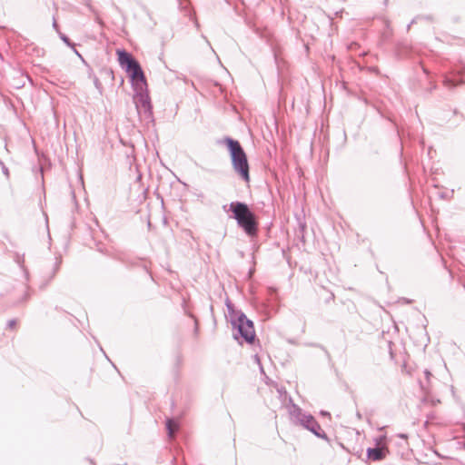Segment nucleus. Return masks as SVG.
I'll list each match as a JSON object with an SVG mask.
<instances>
[{
  "label": "nucleus",
  "instance_id": "f03ea898",
  "mask_svg": "<svg viewBox=\"0 0 465 465\" xmlns=\"http://www.w3.org/2000/svg\"><path fill=\"white\" fill-rule=\"evenodd\" d=\"M225 143L230 152L232 163L234 170L241 175V177L246 182H250L249 174V163L246 153L242 148L238 141L227 138Z\"/></svg>",
  "mask_w": 465,
  "mask_h": 465
},
{
  "label": "nucleus",
  "instance_id": "39448f33",
  "mask_svg": "<svg viewBox=\"0 0 465 465\" xmlns=\"http://www.w3.org/2000/svg\"><path fill=\"white\" fill-rule=\"evenodd\" d=\"M386 451L384 449L375 448L368 450V457L372 460H380L385 458Z\"/></svg>",
  "mask_w": 465,
  "mask_h": 465
},
{
  "label": "nucleus",
  "instance_id": "0eeeda50",
  "mask_svg": "<svg viewBox=\"0 0 465 465\" xmlns=\"http://www.w3.org/2000/svg\"><path fill=\"white\" fill-rule=\"evenodd\" d=\"M19 327V321L17 319H11L6 322L5 330L9 331H16Z\"/></svg>",
  "mask_w": 465,
  "mask_h": 465
},
{
  "label": "nucleus",
  "instance_id": "7ed1b4c3",
  "mask_svg": "<svg viewBox=\"0 0 465 465\" xmlns=\"http://www.w3.org/2000/svg\"><path fill=\"white\" fill-rule=\"evenodd\" d=\"M230 210L233 213V217L237 221L238 224L249 235L256 233L258 229V223L255 215L247 204L235 202L230 204Z\"/></svg>",
  "mask_w": 465,
  "mask_h": 465
},
{
  "label": "nucleus",
  "instance_id": "423d86ee",
  "mask_svg": "<svg viewBox=\"0 0 465 465\" xmlns=\"http://www.w3.org/2000/svg\"><path fill=\"white\" fill-rule=\"evenodd\" d=\"M179 422L175 420L169 419L166 421V428L168 430V434L171 438H173L176 431L179 430Z\"/></svg>",
  "mask_w": 465,
  "mask_h": 465
},
{
  "label": "nucleus",
  "instance_id": "f257e3e1",
  "mask_svg": "<svg viewBox=\"0 0 465 465\" xmlns=\"http://www.w3.org/2000/svg\"><path fill=\"white\" fill-rule=\"evenodd\" d=\"M116 54L120 65L125 68L133 84L137 88L143 89L146 85V81L139 63L124 50H116Z\"/></svg>",
  "mask_w": 465,
  "mask_h": 465
},
{
  "label": "nucleus",
  "instance_id": "20e7f679",
  "mask_svg": "<svg viewBox=\"0 0 465 465\" xmlns=\"http://www.w3.org/2000/svg\"><path fill=\"white\" fill-rule=\"evenodd\" d=\"M234 325L237 326L241 336L248 343H252L255 339V331L252 322L244 315L239 316Z\"/></svg>",
  "mask_w": 465,
  "mask_h": 465
}]
</instances>
